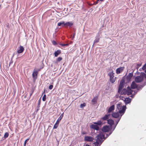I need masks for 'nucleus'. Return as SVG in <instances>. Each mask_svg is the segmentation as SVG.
Wrapping results in <instances>:
<instances>
[{"instance_id":"f257e3e1","label":"nucleus","mask_w":146,"mask_h":146,"mask_svg":"<svg viewBox=\"0 0 146 146\" xmlns=\"http://www.w3.org/2000/svg\"><path fill=\"white\" fill-rule=\"evenodd\" d=\"M113 131L112 130L108 133H104L102 132L100 133L96 137V141L93 143L95 146H100L104 140L111 135Z\"/></svg>"},{"instance_id":"f03ea898","label":"nucleus","mask_w":146,"mask_h":146,"mask_svg":"<svg viewBox=\"0 0 146 146\" xmlns=\"http://www.w3.org/2000/svg\"><path fill=\"white\" fill-rule=\"evenodd\" d=\"M126 108L125 105L122 106L121 104L119 103L117 104V109L119 110V113L121 115V117L125 113Z\"/></svg>"},{"instance_id":"7ed1b4c3","label":"nucleus","mask_w":146,"mask_h":146,"mask_svg":"<svg viewBox=\"0 0 146 146\" xmlns=\"http://www.w3.org/2000/svg\"><path fill=\"white\" fill-rule=\"evenodd\" d=\"M125 83V79L124 77H123L120 82V84L119 86L118 92L120 93L122 90V89L124 87Z\"/></svg>"},{"instance_id":"20e7f679","label":"nucleus","mask_w":146,"mask_h":146,"mask_svg":"<svg viewBox=\"0 0 146 146\" xmlns=\"http://www.w3.org/2000/svg\"><path fill=\"white\" fill-rule=\"evenodd\" d=\"M112 128H111L109 125H106L103 126L102 129V131L103 132H108L111 131Z\"/></svg>"},{"instance_id":"39448f33","label":"nucleus","mask_w":146,"mask_h":146,"mask_svg":"<svg viewBox=\"0 0 146 146\" xmlns=\"http://www.w3.org/2000/svg\"><path fill=\"white\" fill-rule=\"evenodd\" d=\"M64 113H62L60 116V117H58V119H57L56 121L55 124L54 125L53 129H56L57 128L58 126V125H59L60 121L62 119L63 116V114Z\"/></svg>"},{"instance_id":"423d86ee","label":"nucleus","mask_w":146,"mask_h":146,"mask_svg":"<svg viewBox=\"0 0 146 146\" xmlns=\"http://www.w3.org/2000/svg\"><path fill=\"white\" fill-rule=\"evenodd\" d=\"M114 73L113 71L110 72L108 75L110 77V82L112 83H113L115 81V79L114 78V76L113 75Z\"/></svg>"},{"instance_id":"0eeeda50","label":"nucleus","mask_w":146,"mask_h":146,"mask_svg":"<svg viewBox=\"0 0 146 146\" xmlns=\"http://www.w3.org/2000/svg\"><path fill=\"white\" fill-rule=\"evenodd\" d=\"M100 38V32H98L97 33L96 36L95 37V39L94 41V44L99 42Z\"/></svg>"},{"instance_id":"6e6552de","label":"nucleus","mask_w":146,"mask_h":146,"mask_svg":"<svg viewBox=\"0 0 146 146\" xmlns=\"http://www.w3.org/2000/svg\"><path fill=\"white\" fill-rule=\"evenodd\" d=\"M143 78L140 76H137L135 78V80L137 83H140L143 81Z\"/></svg>"},{"instance_id":"1a4fd4ad","label":"nucleus","mask_w":146,"mask_h":146,"mask_svg":"<svg viewBox=\"0 0 146 146\" xmlns=\"http://www.w3.org/2000/svg\"><path fill=\"white\" fill-rule=\"evenodd\" d=\"M94 138L93 137L90 136H85L84 138V140L85 141L90 142L93 141Z\"/></svg>"},{"instance_id":"9d476101","label":"nucleus","mask_w":146,"mask_h":146,"mask_svg":"<svg viewBox=\"0 0 146 146\" xmlns=\"http://www.w3.org/2000/svg\"><path fill=\"white\" fill-rule=\"evenodd\" d=\"M38 72L34 69L32 74V76L34 80H36L37 78Z\"/></svg>"},{"instance_id":"9b49d317","label":"nucleus","mask_w":146,"mask_h":146,"mask_svg":"<svg viewBox=\"0 0 146 146\" xmlns=\"http://www.w3.org/2000/svg\"><path fill=\"white\" fill-rule=\"evenodd\" d=\"M107 123L109 125L111 128H112V126L114 124V121L111 119H109L107 120Z\"/></svg>"},{"instance_id":"f8f14e48","label":"nucleus","mask_w":146,"mask_h":146,"mask_svg":"<svg viewBox=\"0 0 146 146\" xmlns=\"http://www.w3.org/2000/svg\"><path fill=\"white\" fill-rule=\"evenodd\" d=\"M124 68V67L119 68L117 69L116 70V73L117 74H119L122 72Z\"/></svg>"},{"instance_id":"ddd939ff","label":"nucleus","mask_w":146,"mask_h":146,"mask_svg":"<svg viewBox=\"0 0 146 146\" xmlns=\"http://www.w3.org/2000/svg\"><path fill=\"white\" fill-rule=\"evenodd\" d=\"M119 113L118 112H113L111 114L112 117L114 118H118L120 116Z\"/></svg>"},{"instance_id":"4468645a","label":"nucleus","mask_w":146,"mask_h":146,"mask_svg":"<svg viewBox=\"0 0 146 146\" xmlns=\"http://www.w3.org/2000/svg\"><path fill=\"white\" fill-rule=\"evenodd\" d=\"M137 85L134 81L132 82L131 85V88L132 89H135L137 87Z\"/></svg>"},{"instance_id":"2eb2a0df","label":"nucleus","mask_w":146,"mask_h":146,"mask_svg":"<svg viewBox=\"0 0 146 146\" xmlns=\"http://www.w3.org/2000/svg\"><path fill=\"white\" fill-rule=\"evenodd\" d=\"M121 117H120V118H118V119L115 120V125H114V126H113V127L112 126V131H114V130H115L117 124H118V122L119 121L121 118Z\"/></svg>"},{"instance_id":"dca6fc26","label":"nucleus","mask_w":146,"mask_h":146,"mask_svg":"<svg viewBox=\"0 0 146 146\" xmlns=\"http://www.w3.org/2000/svg\"><path fill=\"white\" fill-rule=\"evenodd\" d=\"M90 127L91 128L94 129L96 130H99L100 129V128L98 126L96 125L95 124H92L91 125Z\"/></svg>"},{"instance_id":"f3484780","label":"nucleus","mask_w":146,"mask_h":146,"mask_svg":"<svg viewBox=\"0 0 146 146\" xmlns=\"http://www.w3.org/2000/svg\"><path fill=\"white\" fill-rule=\"evenodd\" d=\"M115 109V106L114 105H112L110 107L108 110V113H110L113 111Z\"/></svg>"},{"instance_id":"a211bd4d","label":"nucleus","mask_w":146,"mask_h":146,"mask_svg":"<svg viewBox=\"0 0 146 146\" xmlns=\"http://www.w3.org/2000/svg\"><path fill=\"white\" fill-rule=\"evenodd\" d=\"M133 72L129 73L126 77V79L127 80L130 81L133 76Z\"/></svg>"},{"instance_id":"6ab92c4d","label":"nucleus","mask_w":146,"mask_h":146,"mask_svg":"<svg viewBox=\"0 0 146 146\" xmlns=\"http://www.w3.org/2000/svg\"><path fill=\"white\" fill-rule=\"evenodd\" d=\"M73 23L72 21L68 22L65 23L64 25L65 27H71L73 25Z\"/></svg>"},{"instance_id":"aec40b11","label":"nucleus","mask_w":146,"mask_h":146,"mask_svg":"<svg viewBox=\"0 0 146 146\" xmlns=\"http://www.w3.org/2000/svg\"><path fill=\"white\" fill-rule=\"evenodd\" d=\"M24 50V48L23 47L21 46H20L19 48H18L17 53H22Z\"/></svg>"},{"instance_id":"412c9836","label":"nucleus","mask_w":146,"mask_h":146,"mask_svg":"<svg viewBox=\"0 0 146 146\" xmlns=\"http://www.w3.org/2000/svg\"><path fill=\"white\" fill-rule=\"evenodd\" d=\"M131 99L129 98H126L124 100V102L126 105L129 104L131 101Z\"/></svg>"},{"instance_id":"4be33fe9","label":"nucleus","mask_w":146,"mask_h":146,"mask_svg":"<svg viewBox=\"0 0 146 146\" xmlns=\"http://www.w3.org/2000/svg\"><path fill=\"white\" fill-rule=\"evenodd\" d=\"M98 97L97 96H95L92 100V102L93 104L94 105L96 104Z\"/></svg>"},{"instance_id":"5701e85b","label":"nucleus","mask_w":146,"mask_h":146,"mask_svg":"<svg viewBox=\"0 0 146 146\" xmlns=\"http://www.w3.org/2000/svg\"><path fill=\"white\" fill-rule=\"evenodd\" d=\"M121 95H125L127 93V89L124 88L123 89L122 91L121 92Z\"/></svg>"},{"instance_id":"b1692460","label":"nucleus","mask_w":146,"mask_h":146,"mask_svg":"<svg viewBox=\"0 0 146 146\" xmlns=\"http://www.w3.org/2000/svg\"><path fill=\"white\" fill-rule=\"evenodd\" d=\"M65 22L64 21H62L61 22L58 23V26H61L62 27H63L65 26L64 25Z\"/></svg>"},{"instance_id":"393cba45","label":"nucleus","mask_w":146,"mask_h":146,"mask_svg":"<svg viewBox=\"0 0 146 146\" xmlns=\"http://www.w3.org/2000/svg\"><path fill=\"white\" fill-rule=\"evenodd\" d=\"M61 53V51L60 50H58L55 51L54 53L55 56L57 57L59 54Z\"/></svg>"},{"instance_id":"a878e982","label":"nucleus","mask_w":146,"mask_h":146,"mask_svg":"<svg viewBox=\"0 0 146 146\" xmlns=\"http://www.w3.org/2000/svg\"><path fill=\"white\" fill-rule=\"evenodd\" d=\"M94 124H95L96 125L98 126H102V122L101 120H99L97 122H95L94 123Z\"/></svg>"},{"instance_id":"bb28decb","label":"nucleus","mask_w":146,"mask_h":146,"mask_svg":"<svg viewBox=\"0 0 146 146\" xmlns=\"http://www.w3.org/2000/svg\"><path fill=\"white\" fill-rule=\"evenodd\" d=\"M109 117H108V116L106 115H105L104 116L102 117L100 119L101 120H103V121H106V120H108L109 119Z\"/></svg>"},{"instance_id":"cd10ccee","label":"nucleus","mask_w":146,"mask_h":146,"mask_svg":"<svg viewBox=\"0 0 146 146\" xmlns=\"http://www.w3.org/2000/svg\"><path fill=\"white\" fill-rule=\"evenodd\" d=\"M131 88H130L129 86H128L127 88V92L133 93V90H132L131 89Z\"/></svg>"},{"instance_id":"c85d7f7f","label":"nucleus","mask_w":146,"mask_h":146,"mask_svg":"<svg viewBox=\"0 0 146 146\" xmlns=\"http://www.w3.org/2000/svg\"><path fill=\"white\" fill-rule=\"evenodd\" d=\"M9 135V133L7 132H6L5 134L4 137L5 139H6L8 137Z\"/></svg>"},{"instance_id":"c756f323","label":"nucleus","mask_w":146,"mask_h":146,"mask_svg":"<svg viewBox=\"0 0 146 146\" xmlns=\"http://www.w3.org/2000/svg\"><path fill=\"white\" fill-rule=\"evenodd\" d=\"M143 88V87H142V86L141 85H140V86H137V87L136 88L137 89V90L138 91V90H141L142 89V88Z\"/></svg>"},{"instance_id":"7c9ffc66","label":"nucleus","mask_w":146,"mask_h":146,"mask_svg":"<svg viewBox=\"0 0 146 146\" xmlns=\"http://www.w3.org/2000/svg\"><path fill=\"white\" fill-rule=\"evenodd\" d=\"M86 104L85 103H84L83 104H82L80 105V107L81 108H83L85 106Z\"/></svg>"},{"instance_id":"2f4dec72","label":"nucleus","mask_w":146,"mask_h":146,"mask_svg":"<svg viewBox=\"0 0 146 146\" xmlns=\"http://www.w3.org/2000/svg\"><path fill=\"white\" fill-rule=\"evenodd\" d=\"M46 99V94H44L42 98V100L43 101H45Z\"/></svg>"},{"instance_id":"473e14b6","label":"nucleus","mask_w":146,"mask_h":146,"mask_svg":"<svg viewBox=\"0 0 146 146\" xmlns=\"http://www.w3.org/2000/svg\"><path fill=\"white\" fill-rule=\"evenodd\" d=\"M62 60V58L61 57H58L56 60V61L58 62H60Z\"/></svg>"},{"instance_id":"72a5a7b5","label":"nucleus","mask_w":146,"mask_h":146,"mask_svg":"<svg viewBox=\"0 0 146 146\" xmlns=\"http://www.w3.org/2000/svg\"><path fill=\"white\" fill-rule=\"evenodd\" d=\"M52 44L54 46H56L57 44L56 42L54 40H53V41H52Z\"/></svg>"},{"instance_id":"f704fd0d","label":"nucleus","mask_w":146,"mask_h":146,"mask_svg":"<svg viewBox=\"0 0 146 146\" xmlns=\"http://www.w3.org/2000/svg\"><path fill=\"white\" fill-rule=\"evenodd\" d=\"M145 73H144V72H141L140 73V76H141V77H142V78H143V77H144V76H145Z\"/></svg>"},{"instance_id":"c9c22d12","label":"nucleus","mask_w":146,"mask_h":146,"mask_svg":"<svg viewBox=\"0 0 146 146\" xmlns=\"http://www.w3.org/2000/svg\"><path fill=\"white\" fill-rule=\"evenodd\" d=\"M60 44L62 46H68L69 45V44L68 43L66 44L61 43Z\"/></svg>"},{"instance_id":"e433bc0d","label":"nucleus","mask_w":146,"mask_h":146,"mask_svg":"<svg viewBox=\"0 0 146 146\" xmlns=\"http://www.w3.org/2000/svg\"><path fill=\"white\" fill-rule=\"evenodd\" d=\"M142 69L143 70H146V64H144V65L143 66V67H142Z\"/></svg>"},{"instance_id":"4c0bfd02","label":"nucleus","mask_w":146,"mask_h":146,"mask_svg":"<svg viewBox=\"0 0 146 146\" xmlns=\"http://www.w3.org/2000/svg\"><path fill=\"white\" fill-rule=\"evenodd\" d=\"M40 107V106L37 105V109L36 111V112H37L39 110V107Z\"/></svg>"},{"instance_id":"58836bf2","label":"nucleus","mask_w":146,"mask_h":146,"mask_svg":"<svg viewBox=\"0 0 146 146\" xmlns=\"http://www.w3.org/2000/svg\"><path fill=\"white\" fill-rule=\"evenodd\" d=\"M53 86L52 85H50L49 87V88L50 90H52L53 88Z\"/></svg>"},{"instance_id":"ea45409f","label":"nucleus","mask_w":146,"mask_h":146,"mask_svg":"<svg viewBox=\"0 0 146 146\" xmlns=\"http://www.w3.org/2000/svg\"><path fill=\"white\" fill-rule=\"evenodd\" d=\"M134 93L133 94L135 96L138 92V91L137 90H133Z\"/></svg>"},{"instance_id":"a19ab883","label":"nucleus","mask_w":146,"mask_h":146,"mask_svg":"<svg viewBox=\"0 0 146 146\" xmlns=\"http://www.w3.org/2000/svg\"><path fill=\"white\" fill-rule=\"evenodd\" d=\"M132 94V93L131 92H127V93L126 94H127V95L128 96H129L130 95H131Z\"/></svg>"},{"instance_id":"79ce46f5","label":"nucleus","mask_w":146,"mask_h":146,"mask_svg":"<svg viewBox=\"0 0 146 146\" xmlns=\"http://www.w3.org/2000/svg\"><path fill=\"white\" fill-rule=\"evenodd\" d=\"M41 97L40 98L39 100H38V106H40V99H41Z\"/></svg>"},{"instance_id":"37998d69","label":"nucleus","mask_w":146,"mask_h":146,"mask_svg":"<svg viewBox=\"0 0 146 146\" xmlns=\"http://www.w3.org/2000/svg\"><path fill=\"white\" fill-rule=\"evenodd\" d=\"M29 138H28L26 139L25 141L24 144H26V143L27 141L29 140Z\"/></svg>"},{"instance_id":"c03bdc74","label":"nucleus","mask_w":146,"mask_h":146,"mask_svg":"<svg viewBox=\"0 0 146 146\" xmlns=\"http://www.w3.org/2000/svg\"><path fill=\"white\" fill-rule=\"evenodd\" d=\"M34 69L36 71H37V72H38L40 70V68L39 69L37 68H35Z\"/></svg>"},{"instance_id":"a18cd8bd","label":"nucleus","mask_w":146,"mask_h":146,"mask_svg":"<svg viewBox=\"0 0 146 146\" xmlns=\"http://www.w3.org/2000/svg\"><path fill=\"white\" fill-rule=\"evenodd\" d=\"M146 85V82H144V83L141 85L142 86V87H143L144 86H145Z\"/></svg>"},{"instance_id":"49530a36","label":"nucleus","mask_w":146,"mask_h":146,"mask_svg":"<svg viewBox=\"0 0 146 146\" xmlns=\"http://www.w3.org/2000/svg\"><path fill=\"white\" fill-rule=\"evenodd\" d=\"M15 53L14 52V53H13V55L11 57V60H13V57H14V56L15 55Z\"/></svg>"},{"instance_id":"de8ad7c7","label":"nucleus","mask_w":146,"mask_h":146,"mask_svg":"<svg viewBox=\"0 0 146 146\" xmlns=\"http://www.w3.org/2000/svg\"><path fill=\"white\" fill-rule=\"evenodd\" d=\"M137 65L138 66V67H139L141 66V64H137Z\"/></svg>"},{"instance_id":"09e8293b","label":"nucleus","mask_w":146,"mask_h":146,"mask_svg":"<svg viewBox=\"0 0 146 146\" xmlns=\"http://www.w3.org/2000/svg\"><path fill=\"white\" fill-rule=\"evenodd\" d=\"M13 60H11V62L9 63V66H10V64H12L13 63Z\"/></svg>"},{"instance_id":"8fccbe9b","label":"nucleus","mask_w":146,"mask_h":146,"mask_svg":"<svg viewBox=\"0 0 146 146\" xmlns=\"http://www.w3.org/2000/svg\"><path fill=\"white\" fill-rule=\"evenodd\" d=\"M5 139L4 137H3L2 138L0 141H3Z\"/></svg>"},{"instance_id":"3c124183","label":"nucleus","mask_w":146,"mask_h":146,"mask_svg":"<svg viewBox=\"0 0 146 146\" xmlns=\"http://www.w3.org/2000/svg\"><path fill=\"white\" fill-rule=\"evenodd\" d=\"M135 96V95L133 94H132L130 96V97H131L132 98H133Z\"/></svg>"},{"instance_id":"603ef678","label":"nucleus","mask_w":146,"mask_h":146,"mask_svg":"<svg viewBox=\"0 0 146 146\" xmlns=\"http://www.w3.org/2000/svg\"><path fill=\"white\" fill-rule=\"evenodd\" d=\"M109 113L106 114V115L108 116V117H109L111 115V114L110 113Z\"/></svg>"},{"instance_id":"864d4df0","label":"nucleus","mask_w":146,"mask_h":146,"mask_svg":"<svg viewBox=\"0 0 146 146\" xmlns=\"http://www.w3.org/2000/svg\"><path fill=\"white\" fill-rule=\"evenodd\" d=\"M99 0H98L96 2H95H95H94V5H96V4H97L98 3V1H99Z\"/></svg>"},{"instance_id":"5fc2aeb1","label":"nucleus","mask_w":146,"mask_h":146,"mask_svg":"<svg viewBox=\"0 0 146 146\" xmlns=\"http://www.w3.org/2000/svg\"><path fill=\"white\" fill-rule=\"evenodd\" d=\"M94 3H93V4H91V3H88V4L89 5H90V6H92V5H94Z\"/></svg>"},{"instance_id":"6e6d98bb","label":"nucleus","mask_w":146,"mask_h":146,"mask_svg":"<svg viewBox=\"0 0 146 146\" xmlns=\"http://www.w3.org/2000/svg\"><path fill=\"white\" fill-rule=\"evenodd\" d=\"M86 133L85 131H83L82 132V134L83 135L85 134Z\"/></svg>"},{"instance_id":"4d7b16f0","label":"nucleus","mask_w":146,"mask_h":146,"mask_svg":"<svg viewBox=\"0 0 146 146\" xmlns=\"http://www.w3.org/2000/svg\"><path fill=\"white\" fill-rule=\"evenodd\" d=\"M33 92V91L31 93H30V97H31V96H32V95Z\"/></svg>"},{"instance_id":"13d9d810","label":"nucleus","mask_w":146,"mask_h":146,"mask_svg":"<svg viewBox=\"0 0 146 146\" xmlns=\"http://www.w3.org/2000/svg\"><path fill=\"white\" fill-rule=\"evenodd\" d=\"M75 33H74L73 35L72 36V38L73 39L74 38V36H75Z\"/></svg>"},{"instance_id":"bf43d9fd","label":"nucleus","mask_w":146,"mask_h":146,"mask_svg":"<svg viewBox=\"0 0 146 146\" xmlns=\"http://www.w3.org/2000/svg\"><path fill=\"white\" fill-rule=\"evenodd\" d=\"M85 146H90V145H88V144H86Z\"/></svg>"},{"instance_id":"052dcab7","label":"nucleus","mask_w":146,"mask_h":146,"mask_svg":"<svg viewBox=\"0 0 146 146\" xmlns=\"http://www.w3.org/2000/svg\"><path fill=\"white\" fill-rule=\"evenodd\" d=\"M144 77L145 78H146V74H145V76H144Z\"/></svg>"},{"instance_id":"680f3d73","label":"nucleus","mask_w":146,"mask_h":146,"mask_svg":"<svg viewBox=\"0 0 146 146\" xmlns=\"http://www.w3.org/2000/svg\"><path fill=\"white\" fill-rule=\"evenodd\" d=\"M136 73H137V74H139V72H137Z\"/></svg>"},{"instance_id":"e2e57ef3","label":"nucleus","mask_w":146,"mask_h":146,"mask_svg":"<svg viewBox=\"0 0 146 146\" xmlns=\"http://www.w3.org/2000/svg\"><path fill=\"white\" fill-rule=\"evenodd\" d=\"M104 0H100V1H103Z\"/></svg>"},{"instance_id":"0e129e2a","label":"nucleus","mask_w":146,"mask_h":146,"mask_svg":"<svg viewBox=\"0 0 146 146\" xmlns=\"http://www.w3.org/2000/svg\"><path fill=\"white\" fill-rule=\"evenodd\" d=\"M26 144H24V146H26Z\"/></svg>"},{"instance_id":"69168bd1","label":"nucleus","mask_w":146,"mask_h":146,"mask_svg":"<svg viewBox=\"0 0 146 146\" xmlns=\"http://www.w3.org/2000/svg\"><path fill=\"white\" fill-rule=\"evenodd\" d=\"M94 43H93V46H92V47H93L94 46Z\"/></svg>"},{"instance_id":"338daca9","label":"nucleus","mask_w":146,"mask_h":146,"mask_svg":"<svg viewBox=\"0 0 146 146\" xmlns=\"http://www.w3.org/2000/svg\"><path fill=\"white\" fill-rule=\"evenodd\" d=\"M45 90H44V92L43 93V94L44 93V92H45Z\"/></svg>"},{"instance_id":"774afa93","label":"nucleus","mask_w":146,"mask_h":146,"mask_svg":"<svg viewBox=\"0 0 146 146\" xmlns=\"http://www.w3.org/2000/svg\"><path fill=\"white\" fill-rule=\"evenodd\" d=\"M145 72L146 73V70L145 71Z\"/></svg>"}]
</instances>
